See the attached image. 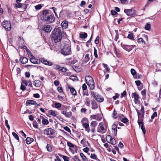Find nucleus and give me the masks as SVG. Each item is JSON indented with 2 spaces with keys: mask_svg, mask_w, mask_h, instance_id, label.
Returning <instances> with one entry per match:
<instances>
[{
  "mask_svg": "<svg viewBox=\"0 0 161 161\" xmlns=\"http://www.w3.org/2000/svg\"><path fill=\"white\" fill-rule=\"evenodd\" d=\"M135 82L136 85L137 86H140V85H141V82L139 80L136 81H135Z\"/></svg>",
  "mask_w": 161,
  "mask_h": 161,
  "instance_id": "obj_63",
  "label": "nucleus"
},
{
  "mask_svg": "<svg viewBox=\"0 0 161 161\" xmlns=\"http://www.w3.org/2000/svg\"><path fill=\"white\" fill-rule=\"evenodd\" d=\"M33 126L34 128L36 129H38V125L36 121H33Z\"/></svg>",
  "mask_w": 161,
  "mask_h": 161,
  "instance_id": "obj_41",
  "label": "nucleus"
},
{
  "mask_svg": "<svg viewBox=\"0 0 161 161\" xmlns=\"http://www.w3.org/2000/svg\"><path fill=\"white\" fill-rule=\"evenodd\" d=\"M42 82L39 80H36L34 81V85L36 87H40L41 84Z\"/></svg>",
  "mask_w": 161,
  "mask_h": 161,
  "instance_id": "obj_24",
  "label": "nucleus"
},
{
  "mask_svg": "<svg viewBox=\"0 0 161 161\" xmlns=\"http://www.w3.org/2000/svg\"><path fill=\"white\" fill-rule=\"evenodd\" d=\"M3 27L8 31H9L11 29V24L9 22L4 21L2 23Z\"/></svg>",
  "mask_w": 161,
  "mask_h": 161,
  "instance_id": "obj_4",
  "label": "nucleus"
},
{
  "mask_svg": "<svg viewBox=\"0 0 161 161\" xmlns=\"http://www.w3.org/2000/svg\"><path fill=\"white\" fill-rule=\"evenodd\" d=\"M34 140V139L32 138L27 137L26 139V143L27 144H31Z\"/></svg>",
  "mask_w": 161,
  "mask_h": 161,
  "instance_id": "obj_29",
  "label": "nucleus"
},
{
  "mask_svg": "<svg viewBox=\"0 0 161 161\" xmlns=\"http://www.w3.org/2000/svg\"><path fill=\"white\" fill-rule=\"evenodd\" d=\"M127 37L130 39H133L134 36L133 34L132 33L129 34L127 36Z\"/></svg>",
  "mask_w": 161,
  "mask_h": 161,
  "instance_id": "obj_49",
  "label": "nucleus"
},
{
  "mask_svg": "<svg viewBox=\"0 0 161 161\" xmlns=\"http://www.w3.org/2000/svg\"><path fill=\"white\" fill-rule=\"evenodd\" d=\"M51 38L55 43L60 42L62 38V33L59 28H55L52 31Z\"/></svg>",
  "mask_w": 161,
  "mask_h": 161,
  "instance_id": "obj_1",
  "label": "nucleus"
},
{
  "mask_svg": "<svg viewBox=\"0 0 161 161\" xmlns=\"http://www.w3.org/2000/svg\"><path fill=\"white\" fill-rule=\"evenodd\" d=\"M45 20L48 22V23L53 22L55 20L54 17L52 15H50L46 17V19Z\"/></svg>",
  "mask_w": 161,
  "mask_h": 161,
  "instance_id": "obj_12",
  "label": "nucleus"
},
{
  "mask_svg": "<svg viewBox=\"0 0 161 161\" xmlns=\"http://www.w3.org/2000/svg\"><path fill=\"white\" fill-rule=\"evenodd\" d=\"M92 79H93L92 78V77L89 75L86 76L85 77V80H86V83L88 81H90Z\"/></svg>",
  "mask_w": 161,
  "mask_h": 161,
  "instance_id": "obj_34",
  "label": "nucleus"
},
{
  "mask_svg": "<svg viewBox=\"0 0 161 161\" xmlns=\"http://www.w3.org/2000/svg\"><path fill=\"white\" fill-rule=\"evenodd\" d=\"M90 87L91 89L92 90L95 88V84L93 80L92 79L86 83Z\"/></svg>",
  "mask_w": 161,
  "mask_h": 161,
  "instance_id": "obj_14",
  "label": "nucleus"
},
{
  "mask_svg": "<svg viewBox=\"0 0 161 161\" xmlns=\"http://www.w3.org/2000/svg\"><path fill=\"white\" fill-rule=\"evenodd\" d=\"M98 127H99V129L98 128L97 131L98 132L102 133H104L105 132L106 129L104 128L103 123L101 122L99 123Z\"/></svg>",
  "mask_w": 161,
  "mask_h": 161,
  "instance_id": "obj_7",
  "label": "nucleus"
},
{
  "mask_svg": "<svg viewBox=\"0 0 161 161\" xmlns=\"http://www.w3.org/2000/svg\"><path fill=\"white\" fill-rule=\"evenodd\" d=\"M61 53L64 56L71 55V51L70 46L69 44L65 45L64 48L61 50Z\"/></svg>",
  "mask_w": 161,
  "mask_h": 161,
  "instance_id": "obj_2",
  "label": "nucleus"
},
{
  "mask_svg": "<svg viewBox=\"0 0 161 161\" xmlns=\"http://www.w3.org/2000/svg\"><path fill=\"white\" fill-rule=\"evenodd\" d=\"M61 106V104L60 103H55V107L57 108H60Z\"/></svg>",
  "mask_w": 161,
  "mask_h": 161,
  "instance_id": "obj_47",
  "label": "nucleus"
},
{
  "mask_svg": "<svg viewBox=\"0 0 161 161\" xmlns=\"http://www.w3.org/2000/svg\"><path fill=\"white\" fill-rule=\"evenodd\" d=\"M90 58L89 57V54H87L85 57V62H87L90 59Z\"/></svg>",
  "mask_w": 161,
  "mask_h": 161,
  "instance_id": "obj_39",
  "label": "nucleus"
},
{
  "mask_svg": "<svg viewBox=\"0 0 161 161\" xmlns=\"http://www.w3.org/2000/svg\"><path fill=\"white\" fill-rule=\"evenodd\" d=\"M61 113L64 114L66 117L68 118H70L72 115V113L71 112H67L66 111H63L61 112Z\"/></svg>",
  "mask_w": 161,
  "mask_h": 161,
  "instance_id": "obj_19",
  "label": "nucleus"
},
{
  "mask_svg": "<svg viewBox=\"0 0 161 161\" xmlns=\"http://www.w3.org/2000/svg\"><path fill=\"white\" fill-rule=\"evenodd\" d=\"M136 111L137 113L138 117V118H139L140 116H142V117L143 116V115L142 114V113L141 112L140 113L139 112V110H138L137 109H136ZM138 123L139 124V127H141V129H142V132H143L144 134H145L146 130L145 127L142 121H140L139 119H138Z\"/></svg>",
  "mask_w": 161,
  "mask_h": 161,
  "instance_id": "obj_3",
  "label": "nucleus"
},
{
  "mask_svg": "<svg viewBox=\"0 0 161 161\" xmlns=\"http://www.w3.org/2000/svg\"><path fill=\"white\" fill-rule=\"evenodd\" d=\"M92 94L94 98L98 102H101L103 101L104 99L103 98L97 95L95 93L93 92H92Z\"/></svg>",
  "mask_w": 161,
  "mask_h": 161,
  "instance_id": "obj_11",
  "label": "nucleus"
},
{
  "mask_svg": "<svg viewBox=\"0 0 161 161\" xmlns=\"http://www.w3.org/2000/svg\"><path fill=\"white\" fill-rule=\"evenodd\" d=\"M87 34L86 33L80 34V37L81 38H86L87 37Z\"/></svg>",
  "mask_w": 161,
  "mask_h": 161,
  "instance_id": "obj_35",
  "label": "nucleus"
},
{
  "mask_svg": "<svg viewBox=\"0 0 161 161\" xmlns=\"http://www.w3.org/2000/svg\"><path fill=\"white\" fill-rule=\"evenodd\" d=\"M26 104L27 105H35L36 104V102L33 100H29L27 101L26 102Z\"/></svg>",
  "mask_w": 161,
  "mask_h": 161,
  "instance_id": "obj_26",
  "label": "nucleus"
},
{
  "mask_svg": "<svg viewBox=\"0 0 161 161\" xmlns=\"http://www.w3.org/2000/svg\"><path fill=\"white\" fill-rule=\"evenodd\" d=\"M84 120H82V126L85 129V130L88 133H89L90 131V129L89 128V125L88 122H84Z\"/></svg>",
  "mask_w": 161,
  "mask_h": 161,
  "instance_id": "obj_10",
  "label": "nucleus"
},
{
  "mask_svg": "<svg viewBox=\"0 0 161 161\" xmlns=\"http://www.w3.org/2000/svg\"><path fill=\"white\" fill-rule=\"evenodd\" d=\"M63 158L64 161H69V158L67 156H64Z\"/></svg>",
  "mask_w": 161,
  "mask_h": 161,
  "instance_id": "obj_59",
  "label": "nucleus"
},
{
  "mask_svg": "<svg viewBox=\"0 0 161 161\" xmlns=\"http://www.w3.org/2000/svg\"><path fill=\"white\" fill-rule=\"evenodd\" d=\"M22 4L18 2H17L16 4V7L18 8H21L22 7Z\"/></svg>",
  "mask_w": 161,
  "mask_h": 161,
  "instance_id": "obj_58",
  "label": "nucleus"
},
{
  "mask_svg": "<svg viewBox=\"0 0 161 161\" xmlns=\"http://www.w3.org/2000/svg\"><path fill=\"white\" fill-rule=\"evenodd\" d=\"M106 140L108 142H110L112 145H115L116 142L115 139H113V138L110 136L108 135L106 138Z\"/></svg>",
  "mask_w": 161,
  "mask_h": 161,
  "instance_id": "obj_9",
  "label": "nucleus"
},
{
  "mask_svg": "<svg viewBox=\"0 0 161 161\" xmlns=\"http://www.w3.org/2000/svg\"><path fill=\"white\" fill-rule=\"evenodd\" d=\"M71 152L73 153H74L75 152L76 153L77 151V147L75 145L70 149Z\"/></svg>",
  "mask_w": 161,
  "mask_h": 161,
  "instance_id": "obj_30",
  "label": "nucleus"
},
{
  "mask_svg": "<svg viewBox=\"0 0 161 161\" xmlns=\"http://www.w3.org/2000/svg\"><path fill=\"white\" fill-rule=\"evenodd\" d=\"M40 61L42 63L46 65L51 66L53 65V63L52 62L45 60L44 58L40 59Z\"/></svg>",
  "mask_w": 161,
  "mask_h": 161,
  "instance_id": "obj_16",
  "label": "nucleus"
},
{
  "mask_svg": "<svg viewBox=\"0 0 161 161\" xmlns=\"http://www.w3.org/2000/svg\"><path fill=\"white\" fill-rule=\"evenodd\" d=\"M67 145L69 147V149H71L72 147H73L75 145L72 143L70 142H67Z\"/></svg>",
  "mask_w": 161,
  "mask_h": 161,
  "instance_id": "obj_48",
  "label": "nucleus"
},
{
  "mask_svg": "<svg viewBox=\"0 0 161 161\" xmlns=\"http://www.w3.org/2000/svg\"><path fill=\"white\" fill-rule=\"evenodd\" d=\"M69 78L70 79L72 80H78V79L77 77L76 76H73V75L69 77Z\"/></svg>",
  "mask_w": 161,
  "mask_h": 161,
  "instance_id": "obj_44",
  "label": "nucleus"
},
{
  "mask_svg": "<svg viewBox=\"0 0 161 161\" xmlns=\"http://www.w3.org/2000/svg\"><path fill=\"white\" fill-rule=\"evenodd\" d=\"M94 55L95 58H97L98 57L97 54V50L96 49V48L94 47Z\"/></svg>",
  "mask_w": 161,
  "mask_h": 161,
  "instance_id": "obj_56",
  "label": "nucleus"
},
{
  "mask_svg": "<svg viewBox=\"0 0 161 161\" xmlns=\"http://www.w3.org/2000/svg\"><path fill=\"white\" fill-rule=\"evenodd\" d=\"M73 159L75 161H80L76 156H75L73 158Z\"/></svg>",
  "mask_w": 161,
  "mask_h": 161,
  "instance_id": "obj_64",
  "label": "nucleus"
},
{
  "mask_svg": "<svg viewBox=\"0 0 161 161\" xmlns=\"http://www.w3.org/2000/svg\"><path fill=\"white\" fill-rule=\"evenodd\" d=\"M80 143L83 145V147L91 146L90 144L89 143L88 141H86V139L85 138L81 141Z\"/></svg>",
  "mask_w": 161,
  "mask_h": 161,
  "instance_id": "obj_13",
  "label": "nucleus"
},
{
  "mask_svg": "<svg viewBox=\"0 0 161 161\" xmlns=\"http://www.w3.org/2000/svg\"><path fill=\"white\" fill-rule=\"evenodd\" d=\"M80 155L83 160L84 161H86V158L84 154L83 153H80Z\"/></svg>",
  "mask_w": 161,
  "mask_h": 161,
  "instance_id": "obj_45",
  "label": "nucleus"
},
{
  "mask_svg": "<svg viewBox=\"0 0 161 161\" xmlns=\"http://www.w3.org/2000/svg\"><path fill=\"white\" fill-rule=\"evenodd\" d=\"M113 117L114 119L117 118V113L115 112V110H114V113L113 115Z\"/></svg>",
  "mask_w": 161,
  "mask_h": 161,
  "instance_id": "obj_55",
  "label": "nucleus"
},
{
  "mask_svg": "<svg viewBox=\"0 0 161 161\" xmlns=\"http://www.w3.org/2000/svg\"><path fill=\"white\" fill-rule=\"evenodd\" d=\"M99 36H97L95 40V42L96 44H97L99 42Z\"/></svg>",
  "mask_w": 161,
  "mask_h": 161,
  "instance_id": "obj_62",
  "label": "nucleus"
},
{
  "mask_svg": "<svg viewBox=\"0 0 161 161\" xmlns=\"http://www.w3.org/2000/svg\"><path fill=\"white\" fill-rule=\"evenodd\" d=\"M61 25L63 28L66 29L68 26L67 22L65 20L64 21L61 23Z\"/></svg>",
  "mask_w": 161,
  "mask_h": 161,
  "instance_id": "obj_28",
  "label": "nucleus"
},
{
  "mask_svg": "<svg viewBox=\"0 0 161 161\" xmlns=\"http://www.w3.org/2000/svg\"><path fill=\"white\" fill-rule=\"evenodd\" d=\"M53 67L54 69L57 70H58L59 68H60V66L57 64L54 65Z\"/></svg>",
  "mask_w": 161,
  "mask_h": 161,
  "instance_id": "obj_51",
  "label": "nucleus"
},
{
  "mask_svg": "<svg viewBox=\"0 0 161 161\" xmlns=\"http://www.w3.org/2000/svg\"><path fill=\"white\" fill-rule=\"evenodd\" d=\"M121 121L122 122L124 123H128L129 124L128 119L124 117V118H122V119H121Z\"/></svg>",
  "mask_w": 161,
  "mask_h": 161,
  "instance_id": "obj_37",
  "label": "nucleus"
},
{
  "mask_svg": "<svg viewBox=\"0 0 161 161\" xmlns=\"http://www.w3.org/2000/svg\"><path fill=\"white\" fill-rule=\"evenodd\" d=\"M57 90L58 92L60 93H62L63 92V89L61 87L58 86L57 87Z\"/></svg>",
  "mask_w": 161,
  "mask_h": 161,
  "instance_id": "obj_60",
  "label": "nucleus"
},
{
  "mask_svg": "<svg viewBox=\"0 0 161 161\" xmlns=\"http://www.w3.org/2000/svg\"><path fill=\"white\" fill-rule=\"evenodd\" d=\"M90 99L89 98L86 97L85 98V104L89 107L90 105Z\"/></svg>",
  "mask_w": 161,
  "mask_h": 161,
  "instance_id": "obj_32",
  "label": "nucleus"
},
{
  "mask_svg": "<svg viewBox=\"0 0 161 161\" xmlns=\"http://www.w3.org/2000/svg\"><path fill=\"white\" fill-rule=\"evenodd\" d=\"M24 41L23 39L21 37H19L18 38V42H17V45L19 47H20L21 48H24V47H23L22 46H20V45H22L24 44ZM25 47V46H24V47Z\"/></svg>",
  "mask_w": 161,
  "mask_h": 161,
  "instance_id": "obj_17",
  "label": "nucleus"
},
{
  "mask_svg": "<svg viewBox=\"0 0 161 161\" xmlns=\"http://www.w3.org/2000/svg\"><path fill=\"white\" fill-rule=\"evenodd\" d=\"M145 29L146 30H148L151 28V25L150 24H147L145 26Z\"/></svg>",
  "mask_w": 161,
  "mask_h": 161,
  "instance_id": "obj_43",
  "label": "nucleus"
},
{
  "mask_svg": "<svg viewBox=\"0 0 161 161\" xmlns=\"http://www.w3.org/2000/svg\"><path fill=\"white\" fill-rule=\"evenodd\" d=\"M87 87L86 84H83L82 85V88L83 90L84 91L83 92V95H88V93L87 92H86V90L87 89Z\"/></svg>",
  "mask_w": 161,
  "mask_h": 161,
  "instance_id": "obj_23",
  "label": "nucleus"
},
{
  "mask_svg": "<svg viewBox=\"0 0 161 161\" xmlns=\"http://www.w3.org/2000/svg\"><path fill=\"white\" fill-rule=\"evenodd\" d=\"M55 132V130L51 128L46 129L44 130V134L47 135H52Z\"/></svg>",
  "mask_w": 161,
  "mask_h": 161,
  "instance_id": "obj_5",
  "label": "nucleus"
},
{
  "mask_svg": "<svg viewBox=\"0 0 161 161\" xmlns=\"http://www.w3.org/2000/svg\"><path fill=\"white\" fill-rule=\"evenodd\" d=\"M92 108L94 109H97L98 107V105L96 102L94 101H92Z\"/></svg>",
  "mask_w": 161,
  "mask_h": 161,
  "instance_id": "obj_22",
  "label": "nucleus"
},
{
  "mask_svg": "<svg viewBox=\"0 0 161 161\" xmlns=\"http://www.w3.org/2000/svg\"><path fill=\"white\" fill-rule=\"evenodd\" d=\"M90 118L92 119H96L98 121L101 120V118L99 117L98 114L92 115H91Z\"/></svg>",
  "mask_w": 161,
  "mask_h": 161,
  "instance_id": "obj_21",
  "label": "nucleus"
},
{
  "mask_svg": "<svg viewBox=\"0 0 161 161\" xmlns=\"http://www.w3.org/2000/svg\"><path fill=\"white\" fill-rule=\"evenodd\" d=\"M90 157L91 158L94 159H96L97 158L96 155L94 154H92L91 155Z\"/></svg>",
  "mask_w": 161,
  "mask_h": 161,
  "instance_id": "obj_52",
  "label": "nucleus"
},
{
  "mask_svg": "<svg viewBox=\"0 0 161 161\" xmlns=\"http://www.w3.org/2000/svg\"><path fill=\"white\" fill-rule=\"evenodd\" d=\"M97 123L96 121H92L91 122L90 125L93 128H95L97 126Z\"/></svg>",
  "mask_w": 161,
  "mask_h": 161,
  "instance_id": "obj_33",
  "label": "nucleus"
},
{
  "mask_svg": "<svg viewBox=\"0 0 161 161\" xmlns=\"http://www.w3.org/2000/svg\"><path fill=\"white\" fill-rule=\"evenodd\" d=\"M20 60L22 64H25L27 62L28 59L26 57H22L20 58Z\"/></svg>",
  "mask_w": 161,
  "mask_h": 161,
  "instance_id": "obj_25",
  "label": "nucleus"
},
{
  "mask_svg": "<svg viewBox=\"0 0 161 161\" xmlns=\"http://www.w3.org/2000/svg\"><path fill=\"white\" fill-rule=\"evenodd\" d=\"M68 88L70 89V91L72 94L74 95H76V92L75 88L70 86H68Z\"/></svg>",
  "mask_w": 161,
  "mask_h": 161,
  "instance_id": "obj_27",
  "label": "nucleus"
},
{
  "mask_svg": "<svg viewBox=\"0 0 161 161\" xmlns=\"http://www.w3.org/2000/svg\"><path fill=\"white\" fill-rule=\"evenodd\" d=\"M132 95L133 97L134 98L135 100L136 101H137L139 99L138 95L135 92L132 93Z\"/></svg>",
  "mask_w": 161,
  "mask_h": 161,
  "instance_id": "obj_31",
  "label": "nucleus"
},
{
  "mask_svg": "<svg viewBox=\"0 0 161 161\" xmlns=\"http://www.w3.org/2000/svg\"><path fill=\"white\" fill-rule=\"evenodd\" d=\"M121 45L122 47L126 50L129 52L133 48L135 47V45H132L131 46H129L127 45H124L122 43H121Z\"/></svg>",
  "mask_w": 161,
  "mask_h": 161,
  "instance_id": "obj_6",
  "label": "nucleus"
},
{
  "mask_svg": "<svg viewBox=\"0 0 161 161\" xmlns=\"http://www.w3.org/2000/svg\"><path fill=\"white\" fill-rule=\"evenodd\" d=\"M157 116V113L156 112H154L151 116V119H153L155 117Z\"/></svg>",
  "mask_w": 161,
  "mask_h": 161,
  "instance_id": "obj_61",
  "label": "nucleus"
},
{
  "mask_svg": "<svg viewBox=\"0 0 161 161\" xmlns=\"http://www.w3.org/2000/svg\"><path fill=\"white\" fill-rule=\"evenodd\" d=\"M112 129L114 131V132L116 133V134L117 132V126L115 124H113L112 126Z\"/></svg>",
  "mask_w": 161,
  "mask_h": 161,
  "instance_id": "obj_42",
  "label": "nucleus"
},
{
  "mask_svg": "<svg viewBox=\"0 0 161 161\" xmlns=\"http://www.w3.org/2000/svg\"><path fill=\"white\" fill-rule=\"evenodd\" d=\"M48 113L50 115H51L54 117H56L58 118L57 116L58 114H57V112L54 110H49L48 111Z\"/></svg>",
  "mask_w": 161,
  "mask_h": 161,
  "instance_id": "obj_20",
  "label": "nucleus"
},
{
  "mask_svg": "<svg viewBox=\"0 0 161 161\" xmlns=\"http://www.w3.org/2000/svg\"><path fill=\"white\" fill-rule=\"evenodd\" d=\"M12 135L17 140L19 141V138L18 135L16 133L14 132H13Z\"/></svg>",
  "mask_w": 161,
  "mask_h": 161,
  "instance_id": "obj_38",
  "label": "nucleus"
},
{
  "mask_svg": "<svg viewBox=\"0 0 161 161\" xmlns=\"http://www.w3.org/2000/svg\"><path fill=\"white\" fill-rule=\"evenodd\" d=\"M42 7V6L41 4H39L36 5L35 7V8L36 9L39 10Z\"/></svg>",
  "mask_w": 161,
  "mask_h": 161,
  "instance_id": "obj_57",
  "label": "nucleus"
},
{
  "mask_svg": "<svg viewBox=\"0 0 161 161\" xmlns=\"http://www.w3.org/2000/svg\"><path fill=\"white\" fill-rule=\"evenodd\" d=\"M124 12L128 16L132 15L135 13V10L132 9H125Z\"/></svg>",
  "mask_w": 161,
  "mask_h": 161,
  "instance_id": "obj_8",
  "label": "nucleus"
},
{
  "mask_svg": "<svg viewBox=\"0 0 161 161\" xmlns=\"http://www.w3.org/2000/svg\"><path fill=\"white\" fill-rule=\"evenodd\" d=\"M43 30L47 32H49L52 30V28L49 25H46L43 26Z\"/></svg>",
  "mask_w": 161,
  "mask_h": 161,
  "instance_id": "obj_15",
  "label": "nucleus"
},
{
  "mask_svg": "<svg viewBox=\"0 0 161 161\" xmlns=\"http://www.w3.org/2000/svg\"><path fill=\"white\" fill-rule=\"evenodd\" d=\"M144 41L143 39L142 38H140L138 39L137 40V42L138 43H142Z\"/></svg>",
  "mask_w": 161,
  "mask_h": 161,
  "instance_id": "obj_53",
  "label": "nucleus"
},
{
  "mask_svg": "<svg viewBox=\"0 0 161 161\" xmlns=\"http://www.w3.org/2000/svg\"><path fill=\"white\" fill-rule=\"evenodd\" d=\"M46 148L48 151L51 152L52 151V148L50 145L47 144Z\"/></svg>",
  "mask_w": 161,
  "mask_h": 161,
  "instance_id": "obj_40",
  "label": "nucleus"
},
{
  "mask_svg": "<svg viewBox=\"0 0 161 161\" xmlns=\"http://www.w3.org/2000/svg\"><path fill=\"white\" fill-rule=\"evenodd\" d=\"M42 124L45 125H47L49 124L48 120L45 118H43L42 121Z\"/></svg>",
  "mask_w": 161,
  "mask_h": 161,
  "instance_id": "obj_36",
  "label": "nucleus"
},
{
  "mask_svg": "<svg viewBox=\"0 0 161 161\" xmlns=\"http://www.w3.org/2000/svg\"><path fill=\"white\" fill-rule=\"evenodd\" d=\"M102 65L105 68V69H106V70L107 71L109 72V71L110 69H109V68L108 67V66L107 64H105L103 63V64Z\"/></svg>",
  "mask_w": 161,
  "mask_h": 161,
  "instance_id": "obj_46",
  "label": "nucleus"
},
{
  "mask_svg": "<svg viewBox=\"0 0 161 161\" xmlns=\"http://www.w3.org/2000/svg\"><path fill=\"white\" fill-rule=\"evenodd\" d=\"M37 60L32 54L31 55L30 61L32 63L34 64H38Z\"/></svg>",
  "mask_w": 161,
  "mask_h": 161,
  "instance_id": "obj_18",
  "label": "nucleus"
},
{
  "mask_svg": "<svg viewBox=\"0 0 161 161\" xmlns=\"http://www.w3.org/2000/svg\"><path fill=\"white\" fill-rule=\"evenodd\" d=\"M131 74L133 76H135L136 74V71L134 69H132L130 70Z\"/></svg>",
  "mask_w": 161,
  "mask_h": 161,
  "instance_id": "obj_50",
  "label": "nucleus"
},
{
  "mask_svg": "<svg viewBox=\"0 0 161 161\" xmlns=\"http://www.w3.org/2000/svg\"><path fill=\"white\" fill-rule=\"evenodd\" d=\"M5 124L6 125V126H7V127L8 129V130H9L10 129V126H9V125H8V121L7 120H5Z\"/></svg>",
  "mask_w": 161,
  "mask_h": 161,
  "instance_id": "obj_54",
  "label": "nucleus"
}]
</instances>
